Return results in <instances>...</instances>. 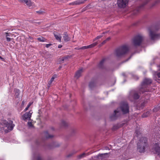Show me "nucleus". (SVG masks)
Listing matches in <instances>:
<instances>
[{
    "label": "nucleus",
    "mask_w": 160,
    "mask_h": 160,
    "mask_svg": "<svg viewBox=\"0 0 160 160\" xmlns=\"http://www.w3.org/2000/svg\"><path fill=\"white\" fill-rule=\"evenodd\" d=\"M147 142V138L145 137H142L140 138L137 145V149L139 152H145L146 148L148 146Z\"/></svg>",
    "instance_id": "1"
},
{
    "label": "nucleus",
    "mask_w": 160,
    "mask_h": 160,
    "mask_svg": "<svg viewBox=\"0 0 160 160\" xmlns=\"http://www.w3.org/2000/svg\"><path fill=\"white\" fill-rule=\"evenodd\" d=\"M152 82V80L149 78H145L141 84L139 88V91L142 93L145 92H148L151 91V90L149 89L148 86L150 85Z\"/></svg>",
    "instance_id": "2"
},
{
    "label": "nucleus",
    "mask_w": 160,
    "mask_h": 160,
    "mask_svg": "<svg viewBox=\"0 0 160 160\" xmlns=\"http://www.w3.org/2000/svg\"><path fill=\"white\" fill-rule=\"evenodd\" d=\"M129 49L126 45H123L116 49L115 51V54L118 58H121L127 53Z\"/></svg>",
    "instance_id": "3"
},
{
    "label": "nucleus",
    "mask_w": 160,
    "mask_h": 160,
    "mask_svg": "<svg viewBox=\"0 0 160 160\" xmlns=\"http://www.w3.org/2000/svg\"><path fill=\"white\" fill-rule=\"evenodd\" d=\"M139 90V88L137 90H132L130 92L128 98L130 101H132L133 100H137L139 98V94L142 93Z\"/></svg>",
    "instance_id": "4"
},
{
    "label": "nucleus",
    "mask_w": 160,
    "mask_h": 160,
    "mask_svg": "<svg viewBox=\"0 0 160 160\" xmlns=\"http://www.w3.org/2000/svg\"><path fill=\"white\" fill-rule=\"evenodd\" d=\"M144 39V37L140 35H137L134 37L132 39V42L135 46H139L141 44Z\"/></svg>",
    "instance_id": "5"
},
{
    "label": "nucleus",
    "mask_w": 160,
    "mask_h": 160,
    "mask_svg": "<svg viewBox=\"0 0 160 160\" xmlns=\"http://www.w3.org/2000/svg\"><path fill=\"white\" fill-rule=\"evenodd\" d=\"M120 108L123 114H126L129 112V107L128 104L126 102L121 103Z\"/></svg>",
    "instance_id": "6"
},
{
    "label": "nucleus",
    "mask_w": 160,
    "mask_h": 160,
    "mask_svg": "<svg viewBox=\"0 0 160 160\" xmlns=\"http://www.w3.org/2000/svg\"><path fill=\"white\" fill-rule=\"evenodd\" d=\"M129 0H118L117 4L120 8H124L128 5Z\"/></svg>",
    "instance_id": "7"
},
{
    "label": "nucleus",
    "mask_w": 160,
    "mask_h": 160,
    "mask_svg": "<svg viewBox=\"0 0 160 160\" xmlns=\"http://www.w3.org/2000/svg\"><path fill=\"white\" fill-rule=\"evenodd\" d=\"M3 123L5 125L6 127L8 128V129L10 131L12 130L15 125L12 123V121H10L8 122L6 120H4L3 122Z\"/></svg>",
    "instance_id": "8"
},
{
    "label": "nucleus",
    "mask_w": 160,
    "mask_h": 160,
    "mask_svg": "<svg viewBox=\"0 0 160 160\" xmlns=\"http://www.w3.org/2000/svg\"><path fill=\"white\" fill-rule=\"evenodd\" d=\"M120 116L119 112L116 110L114 111V112L110 116V119L111 121H114L117 119Z\"/></svg>",
    "instance_id": "9"
},
{
    "label": "nucleus",
    "mask_w": 160,
    "mask_h": 160,
    "mask_svg": "<svg viewBox=\"0 0 160 160\" xmlns=\"http://www.w3.org/2000/svg\"><path fill=\"white\" fill-rule=\"evenodd\" d=\"M32 113V110L26 112L22 116L23 120L26 121L27 120L30 121L31 120V117Z\"/></svg>",
    "instance_id": "10"
},
{
    "label": "nucleus",
    "mask_w": 160,
    "mask_h": 160,
    "mask_svg": "<svg viewBox=\"0 0 160 160\" xmlns=\"http://www.w3.org/2000/svg\"><path fill=\"white\" fill-rule=\"evenodd\" d=\"M149 36L152 40H154L160 36L159 34L154 33L150 29H149Z\"/></svg>",
    "instance_id": "11"
},
{
    "label": "nucleus",
    "mask_w": 160,
    "mask_h": 160,
    "mask_svg": "<svg viewBox=\"0 0 160 160\" xmlns=\"http://www.w3.org/2000/svg\"><path fill=\"white\" fill-rule=\"evenodd\" d=\"M60 146V144L57 142H54L51 144H48L47 148L49 149H51L54 147H58Z\"/></svg>",
    "instance_id": "12"
},
{
    "label": "nucleus",
    "mask_w": 160,
    "mask_h": 160,
    "mask_svg": "<svg viewBox=\"0 0 160 160\" xmlns=\"http://www.w3.org/2000/svg\"><path fill=\"white\" fill-rule=\"evenodd\" d=\"M154 150L160 157V146L159 145L156 144L154 146Z\"/></svg>",
    "instance_id": "13"
},
{
    "label": "nucleus",
    "mask_w": 160,
    "mask_h": 160,
    "mask_svg": "<svg viewBox=\"0 0 160 160\" xmlns=\"http://www.w3.org/2000/svg\"><path fill=\"white\" fill-rule=\"evenodd\" d=\"M44 55V57L46 59H51L52 57V55L47 51H45L43 53Z\"/></svg>",
    "instance_id": "14"
},
{
    "label": "nucleus",
    "mask_w": 160,
    "mask_h": 160,
    "mask_svg": "<svg viewBox=\"0 0 160 160\" xmlns=\"http://www.w3.org/2000/svg\"><path fill=\"white\" fill-rule=\"evenodd\" d=\"M108 155V153L99 154L96 156V157L99 159H102L105 158H106V156Z\"/></svg>",
    "instance_id": "15"
},
{
    "label": "nucleus",
    "mask_w": 160,
    "mask_h": 160,
    "mask_svg": "<svg viewBox=\"0 0 160 160\" xmlns=\"http://www.w3.org/2000/svg\"><path fill=\"white\" fill-rule=\"evenodd\" d=\"M83 72L82 69H81L78 70L76 73L75 75V77L77 78H78L81 76V73Z\"/></svg>",
    "instance_id": "16"
},
{
    "label": "nucleus",
    "mask_w": 160,
    "mask_h": 160,
    "mask_svg": "<svg viewBox=\"0 0 160 160\" xmlns=\"http://www.w3.org/2000/svg\"><path fill=\"white\" fill-rule=\"evenodd\" d=\"M88 155V153H86L85 152H83L79 155H78L77 156V158L78 159H80L81 158H83L86 156H87Z\"/></svg>",
    "instance_id": "17"
},
{
    "label": "nucleus",
    "mask_w": 160,
    "mask_h": 160,
    "mask_svg": "<svg viewBox=\"0 0 160 160\" xmlns=\"http://www.w3.org/2000/svg\"><path fill=\"white\" fill-rule=\"evenodd\" d=\"M64 36H63V38L64 41L66 42H68L70 40V38L68 36L67 34V32H65L63 34Z\"/></svg>",
    "instance_id": "18"
},
{
    "label": "nucleus",
    "mask_w": 160,
    "mask_h": 160,
    "mask_svg": "<svg viewBox=\"0 0 160 160\" xmlns=\"http://www.w3.org/2000/svg\"><path fill=\"white\" fill-rule=\"evenodd\" d=\"M96 84V80L94 81H91L89 84V88L91 89H92L94 87H95Z\"/></svg>",
    "instance_id": "19"
},
{
    "label": "nucleus",
    "mask_w": 160,
    "mask_h": 160,
    "mask_svg": "<svg viewBox=\"0 0 160 160\" xmlns=\"http://www.w3.org/2000/svg\"><path fill=\"white\" fill-rule=\"evenodd\" d=\"M45 136L46 139L50 138L53 137V136L52 135H49L47 131L44 132Z\"/></svg>",
    "instance_id": "20"
},
{
    "label": "nucleus",
    "mask_w": 160,
    "mask_h": 160,
    "mask_svg": "<svg viewBox=\"0 0 160 160\" xmlns=\"http://www.w3.org/2000/svg\"><path fill=\"white\" fill-rule=\"evenodd\" d=\"M105 60V58L103 59L100 62L99 65L98 67L101 69L103 68V63Z\"/></svg>",
    "instance_id": "21"
},
{
    "label": "nucleus",
    "mask_w": 160,
    "mask_h": 160,
    "mask_svg": "<svg viewBox=\"0 0 160 160\" xmlns=\"http://www.w3.org/2000/svg\"><path fill=\"white\" fill-rule=\"evenodd\" d=\"M62 126L64 128H66L68 126V123L64 120H62L61 122Z\"/></svg>",
    "instance_id": "22"
},
{
    "label": "nucleus",
    "mask_w": 160,
    "mask_h": 160,
    "mask_svg": "<svg viewBox=\"0 0 160 160\" xmlns=\"http://www.w3.org/2000/svg\"><path fill=\"white\" fill-rule=\"evenodd\" d=\"M24 3L26 4L28 7L31 6L32 4V3L30 0H25Z\"/></svg>",
    "instance_id": "23"
},
{
    "label": "nucleus",
    "mask_w": 160,
    "mask_h": 160,
    "mask_svg": "<svg viewBox=\"0 0 160 160\" xmlns=\"http://www.w3.org/2000/svg\"><path fill=\"white\" fill-rule=\"evenodd\" d=\"M149 0H146L139 7L140 9H141L143 8L149 2Z\"/></svg>",
    "instance_id": "24"
},
{
    "label": "nucleus",
    "mask_w": 160,
    "mask_h": 160,
    "mask_svg": "<svg viewBox=\"0 0 160 160\" xmlns=\"http://www.w3.org/2000/svg\"><path fill=\"white\" fill-rule=\"evenodd\" d=\"M54 36L55 38L59 42H61V40L62 37L60 35H58L55 34V33H54Z\"/></svg>",
    "instance_id": "25"
},
{
    "label": "nucleus",
    "mask_w": 160,
    "mask_h": 160,
    "mask_svg": "<svg viewBox=\"0 0 160 160\" xmlns=\"http://www.w3.org/2000/svg\"><path fill=\"white\" fill-rule=\"evenodd\" d=\"M14 91L15 93L16 96L18 97L20 93V90L16 88L14 89Z\"/></svg>",
    "instance_id": "26"
},
{
    "label": "nucleus",
    "mask_w": 160,
    "mask_h": 160,
    "mask_svg": "<svg viewBox=\"0 0 160 160\" xmlns=\"http://www.w3.org/2000/svg\"><path fill=\"white\" fill-rule=\"evenodd\" d=\"M150 114V112L149 111H147L144 113L142 115V118H146L148 117Z\"/></svg>",
    "instance_id": "27"
},
{
    "label": "nucleus",
    "mask_w": 160,
    "mask_h": 160,
    "mask_svg": "<svg viewBox=\"0 0 160 160\" xmlns=\"http://www.w3.org/2000/svg\"><path fill=\"white\" fill-rule=\"evenodd\" d=\"M37 40L41 42H44L46 41V39L42 37H41L38 38Z\"/></svg>",
    "instance_id": "28"
},
{
    "label": "nucleus",
    "mask_w": 160,
    "mask_h": 160,
    "mask_svg": "<svg viewBox=\"0 0 160 160\" xmlns=\"http://www.w3.org/2000/svg\"><path fill=\"white\" fill-rule=\"evenodd\" d=\"M87 0H77L78 5H80L85 3Z\"/></svg>",
    "instance_id": "29"
},
{
    "label": "nucleus",
    "mask_w": 160,
    "mask_h": 160,
    "mask_svg": "<svg viewBox=\"0 0 160 160\" xmlns=\"http://www.w3.org/2000/svg\"><path fill=\"white\" fill-rule=\"evenodd\" d=\"M38 20H30L29 22L31 23H35L36 24H41V22H36Z\"/></svg>",
    "instance_id": "30"
},
{
    "label": "nucleus",
    "mask_w": 160,
    "mask_h": 160,
    "mask_svg": "<svg viewBox=\"0 0 160 160\" xmlns=\"http://www.w3.org/2000/svg\"><path fill=\"white\" fill-rule=\"evenodd\" d=\"M56 77V75H54L52 76L51 78V79L50 81L49 82L48 84L50 85L51 83L53 81L54 79L55 78V77Z\"/></svg>",
    "instance_id": "31"
},
{
    "label": "nucleus",
    "mask_w": 160,
    "mask_h": 160,
    "mask_svg": "<svg viewBox=\"0 0 160 160\" xmlns=\"http://www.w3.org/2000/svg\"><path fill=\"white\" fill-rule=\"evenodd\" d=\"M97 44V43L96 42H94L93 43L90 45H89L87 46V47H88V48H93L95 47Z\"/></svg>",
    "instance_id": "32"
},
{
    "label": "nucleus",
    "mask_w": 160,
    "mask_h": 160,
    "mask_svg": "<svg viewBox=\"0 0 160 160\" xmlns=\"http://www.w3.org/2000/svg\"><path fill=\"white\" fill-rule=\"evenodd\" d=\"M120 128L119 126H118L117 125H114L113 126L112 129V130H115Z\"/></svg>",
    "instance_id": "33"
},
{
    "label": "nucleus",
    "mask_w": 160,
    "mask_h": 160,
    "mask_svg": "<svg viewBox=\"0 0 160 160\" xmlns=\"http://www.w3.org/2000/svg\"><path fill=\"white\" fill-rule=\"evenodd\" d=\"M140 134V131L138 129H137L135 131V136L137 137H138Z\"/></svg>",
    "instance_id": "34"
},
{
    "label": "nucleus",
    "mask_w": 160,
    "mask_h": 160,
    "mask_svg": "<svg viewBox=\"0 0 160 160\" xmlns=\"http://www.w3.org/2000/svg\"><path fill=\"white\" fill-rule=\"evenodd\" d=\"M64 60L62 58H60L58 59V62L59 64H61L63 62Z\"/></svg>",
    "instance_id": "35"
},
{
    "label": "nucleus",
    "mask_w": 160,
    "mask_h": 160,
    "mask_svg": "<svg viewBox=\"0 0 160 160\" xmlns=\"http://www.w3.org/2000/svg\"><path fill=\"white\" fill-rule=\"evenodd\" d=\"M69 5H78L77 2V1H76L74 2H72L70 3H69Z\"/></svg>",
    "instance_id": "36"
},
{
    "label": "nucleus",
    "mask_w": 160,
    "mask_h": 160,
    "mask_svg": "<svg viewBox=\"0 0 160 160\" xmlns=\"http://www.w3.org/2000/svg\"><path fill=\"white\" fill-rule=\"evenodd\" d=\"M134 53H132L131 55L127 59H126V60L123 61L122 62V63H124V62H125L127 61H128L129 59H130L132 57V56L133 55V54H134Z\"/></svg>",
    "instance_id": "37"
},
{
    "label": "nucleus",
    "mask_w": 160,
    "mask_h": 160,
    "mask_svg": "<svg viewBox=\"0 0 160 160\" xmlns=\"http://www.w3.org/2000/svg\"><path fill=\"white\" fill-rule=\"evenodd\" d=\"M36 12L37 13H38L39 14H43L44 12H43L41 10H40L38 11H37Z\"/></svg>",
    "instance_id": "38"
},
{
    "label": "nucleus",
    "mask_w": 160,
    "mask_h": 160,
    "mask_svg": "<svg viewBox=\"0 0 160 160\" xmlns=\"http://www.w3.org/2000/svg\"><path fill=\"white\" fill-rule=\"evenodd\" d=\"M88 47H87V46H85L82 47L81 48H80L78 49L84 50V49H88Z\"/></svg>",
    "instance_id": "39"
},
{
    "label": "nucleus",
    "mask_w": 160,
    "mask_h": 160,
    "mask_svg": "<svg viewBox=\"0 0 160 160\" xmlns=\"http://www.w3.org/2000/svg\"><path fill=\"white\" fill-rule=\"evenodd\" d=\"M64 61L66 60H67L69 58V56H66L63 57H62Z\"/></svg>",
    "instance_id": "40"
},
{
    "label": "nucleus",
    "mask_w": 160,
    "mask_h": 160,
    "mask_svg": "<svg viewBox=\"0 0 160 160\" xmlns=\"http://www.w3.org/2000/svg\"><path fill=\"white\" fill-rule=\"evenodd\" d=\"M76 132L75 129H73L71 130V133L72 135L74 134Z\"/></svg>",
    "instance_id": "41"
},
{
    "label": "nucleus",
    "mask_w": 160,
    "mask_h": 160,
    "mask_svg": "<svg viewBox=\"0 0 160 160\" xmlns=\"http://www.w3.org/2000/svg\"><path fill=\"white\" fill-rule=\"evenodd\" d=\"M28 126L30 127H32L33 125L31 122H28Z\"/></svg>",
    "instance_id": "42"
},
{
    "label": "nucleus",
    "mask_w": 160,
    "mask_h": 160,
    "mask_svg": "<svg viewBox=\"0 0 160 160\" xmlns=\"http://www.w3.org/2000/svg\"><path fill=\"white\" fill-rule=\"evenodd\" d=\"M107 42V41H106V40H104L103 41V42L101 43V44L100 45V46H102V45L104 44L106 42Z\"/></svg>",
    "instance_id": "43"
},
{
    "label": "nucleus",
    "mask_w": 160,
    "mask_h": 160,
    "mask_svg": "<svg viewBox=\"0 0 160 160\" xmlns=\"http://www.w3.org/2000/svg\"><path fill=\"white\" fill-rule=\"evenodd\" d=\"M52 44H46V47L47 48H48L50 46H52Z\"/></svg>",
    "instance_id": "44"
},
{
    "label": "nucleus",
    "mask_w": 160,
    "mask_h": 160,
    "mask_svg": "<svg viewBox=\"0 0 160 160\" xmlns=\"http://www.w3.org/2000/svg\"><path fill=\"white\" fill-rule=\"evenodd\" d=\"M7 41L8 42H10L11 41V38H8V37H6Z\"/></svg>",
    "instance_id": "45"
},
{
    "label": "nucleus",
    "mask_w": 160,
    "mask_h": 160,
    "mask_svg": "<svg viewBox=\"0 0 160 160\" xmlns=\"http://www.w3.org/2000/svg\"><path fill=\"white\" fill-rule=\"evenodd\" d=\"M90 6V5H88L86 7L84 8V10H86L87 9H88V7L89 6Z\"/></svg>",
    "instance_id": "46"
},
{
    "label": "nucleus",
    "mask_w": 160,
    "mask_h": 160,
    "mask_svg": "<svg viewBox=\"0 0 160 160\" xmlns=\"http://www.w3.org/2000/svg\"><path fill=\"white\" fill-rule=\"evenodd\" d=\"M102 35L98 36L96 38H95V39H98L100 38H102Z\"/></svg>",
    "instance_id": "47"
},
{
    "label": "nucleus",
    "mask_w": 160,
    "mask_h": 160,
    "mask_svg": "<svg viewBox=\"0 0 160 160\" xmlns=\"http://www.w3.org/2000/svg\"><path fill=\"white\" fill-rule=\"evenodd\" d=\"M10 33L8 32H5L6 34V37H8V36H10L9 34Z\"/></svg>",
    "instance_id": "48"
},
{
    "label": "nucleus",
    "mask_w": 160,
    "mask_h": 160,
    "mask_svg": "<svg viewBox=\"0 0 160 160\" xmlns=\"http://www.w3.org/2000/svg\"><path fill=\"white\" fill-rule=\"evenodd\" d=\"M72 155H73V154L72 153L69 154L67 156V157L68 158H69V157H71Z\"/></svg>",
    "instance_id": "49"
},
{
    "label": "nucleus",
    "mask_w": 160,
    "mask_h": 160,
    "mask_svg": "<svg viewBox=\"0 0 160 160\" xmlns=\"http://www.w3.org/2000/svg\"><path fill=\"white\" fill-rule=\"evenodd\" d=\"M158 2V1H156L154 3H153L152 5V6H155L156 4H157Z\"/></svg>",
    "instance_id": "50"
},
{
    "label": "nucleus",
    "mask_w": 160,
    "mask_h": 160,
    "mask_svg": "<svg viewBox=\"0 0 160 160\" xmlns=\"http://www.w3.org/2000/svg\"><path fill=\"white\" fill-rule=\"evenodd\" d=\"M157 75L158 78H160V72L157 74Z\"/></svg>",
    "instance_id": "51"
},
{
    "label": "nucleus",
    "mask_w": 160,
    "mask_h": 160,
    "mask_svg": "<svg viewBox=\"0 0 160 160\" xmlns=\"http://www.w3.org/2000/svg\"><path fill=\"white\" fill-rule=\"evenodd\" d=\"M37 160H42L41 157L40 156H38L37 157Z\"/></svg>",
    "instance_id": "52"
},
{
    "label": "nucleus",
    "mask_w": 160,
    "mask_h": 160,
    "mask_svg": "<svg viewBox=\"0 0 160 160\" xmlns=\"http://www.w3.org/2000/svg\"><path fill=\"white\" fill-rule=\"evenodd\" d=\"M29 108L27 106V107H26V108L24 110V112H26V111H27L28 109Z\"/></svg>",
    "instance_id": "53"
},
{
    "label": "nucleus",
    "mask_w": 160,
    "mask_h": 160,
    "mask_svg": "<svg viewBox=\"0 0 160 160\" xmlns=\"http://www.w3.org/2000/svg\"><path fill=\"white\" fill-rule=\"evenodd\" d=\"M19 2H21L24 3L25 0H18Z\"/></svg>",
    "instance_id": "54"
},
{
    "label": "nucleus",
    "mask_w": 160,
    "mask_h": 160,
    "mask_svg": "<svg viewBox=\"0 0 160 160\" xmlns=\"http://www.w3.org/2000/svg\"><path fill=\"white\" fill-rule=\"evenodd\" d=\"M110 38H111L110 37H108L106 39V41H107L109 40L110 39Z\"/></svg>",
    "instance_id": "55"
},
{
    "label": "nucleus",
    "mask_w": 160,
    "mask_h": 160,
    "mask_svg": "<svg viewBox=\"0 0 160 160\" xmlns=\"http://www.w3.org/2000/svg\"><path fill=\"white\" fill-rule=\"evenodd\" d=\"M145 105V102H142V103H141V106L142 107H143L144 106V105Z\"/></svg>",
    "instance_id": "56"
},
{
    "label": "nucleus",
    "mask_w": 160,
    "mask_h": 160,
    "mask_svg": "<svg viewBox=\"0 0 160 160\" xmlns=\"http://www.w3.org/2000/svg\"><path fill=\"white\" fill-rule=\"evenodd\" d=\"M62 45H59L58 46V48H62Z\"/></svg>",
    "instance_id": "57"
},
{
    "label": "nucleus",
    "mask_w": 160,
    "mask_h": 160,
    "mask_svg": "<svg viewBox=\"0 0 160 160\" xmlns=\"http://www.w3.org/2000/svg\"><path fill=\"white\" fill-rule=\"evenodd\" d=\"M159 28V26H157L155 28V30H158Z\"/></svg>",
    "instance_id": "58"
},
{
    "label": "nucleus",
    "mask_w": 160,
    "mask_h": 160,
    "mask_svg": "<svg viewBox=\"0 0 160 160\" xmlns=\"http://www.w3.org/2000/svg\"><path fill=\"white\" fill-rule=\"evenodd\" d=\"M31 105V104L30 103H29L27 106L29 108L30 107V106Z\"/></svg>",
    "instance_id": "59"
},
{
    "label": "nucleus",
    "mask_w": 160,
    "mask_h": 160,
    "mask_svg": "<svg viewBox=\"0 0 160 160\" xmlns=\"http://www.w3.org/2000/svg\"><path fill=\"white\" fill-rule=\"evenodd\" d=\"M31 105V104L30 103H29L27 106L29 108L30 107V106Z\"/></svg>",
    "instance_id": "60"
},
{
    "label": "nucleus",
    "mask_w": 160,
    "mask_h": 160,
    "mask_svg": "<svg viewBox=\"0 0 160 160\" xmlns=\"http://www.w3.org/2000/svg\"><path fill=\"white\" fill-rule=\"evenodd\" d=\"M0 58L2 59V61H4V59L1 56H0Z\"/></svg>",
    "instance_id": "61"
},
{
    "label": "nucleus",
    "mask_w": 160,
    "mask_h": 160,
    "mask_svg": "<svg viewBox=\"0 0 160 160\" xmlns=\"http://www.w3.org/2000/svg\"><path fill=\"white\" fill-rule=\"evenodd\" d=\"M36 144L37 145H39V142H38V141H36Z\"/></svg>",
    "instance_id": "62"
},
{
    "label": "nucleus",
    "mask_w": 160,
    "mask_h": 160,
    "mask_svg": "<svg viewBox=\"0 0 160 160\" xmlns=\"http://www.w3.org/2000/svg\"><path fill=\"white\" fill-rule=\"evenodd\" d=\"M158 108H159V109H160V103L158 105Z\"/></svg>",
    "instance_id": "63"
},
{
    "label": "nucleus",
    "mask_w": 160,
    "mask_h": 160,
    "mask_svg": "<svg viewBox=\"0 0 160 160\" xmlns=\"http://www.w3.org/2000/svg\"><path fill=\"white\" fill-rule=\"evenodd\" d=\"M122 75L123 76H125V73H123L122 74Z\"/></svg>",
    "instance_id": "64"
}]
</instances>
